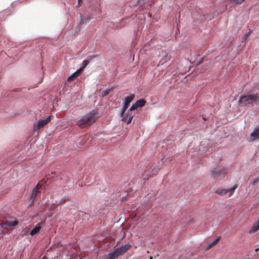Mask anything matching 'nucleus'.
Masks as SVG:
<instances>
[{
  "instance_id": "22",
  "label": "nucleus",
  "mask_w": 259,
  "mask_h": 259,
  "mask_svg": "<svg viewBox=\"0 0 259 259\" xmlns=\"http://www.w3.org/2000/svg\"><path fill=\"white\" fill-rule=\"evenodd\" d=\"M109 92V90L104 91V92H103V96H105L108 95Z\"/></svg>"
},
{
  "instance_id": "4",
  "label": "nucleus",
  "mask_w": 259,
  "mask_h": 259,
  "mask_svg": "<svg viewBox=\"0 0 259 259\" xmlns=\"http://www.w3.org/2000/svg\"><path fill=\"white\" fill-rule=\"evenodd\" d=\"M135 97L134 94H132L129 96L126 97L124 99L123 106L122 107L121 113V117L122 118V121H126L125 119L126 118V116H124V113L126 110L129 106L130 103L133 100Z\"/></svg>"
},
{
  "instance_id": "2",
  "label": "nucleus",
  "mask_w": 259,
  "mask_h": 259,
  "mask_svg": "<svg viewBox=\"0 0 259 259\" xmlns=\"http://www.w3.org/2000/svg\"><path fill=\"white\" fill-rule=\"evenodd\" d=\"M259 102V93L255 94L243 95L239 99L238 103L241 106H244L247 104H257Z\"/></svg>"
},
{
  "instance_id": "12",
  "label": "nucleus",
  "mask_w": 259,
  "mask_h": 259,
  "mask_svg": "<svg viewBox=\"0 0 259 259\" xmlns=\"http://www.w3.org/2000/svg\"><path fill=\"white\" fill-rule=\"evenodd\" d=\"M38 191H37L34 189L33 190V191L31 193V194L30 196V199L32 201V202H31L32 204H33V201H34L36 196L38 195Z\"/></svg>"
},
{
  "instance_id": "17",
  "label": "nucleus",
  "mask_w": 259,
  "mask_h": 259,
  "mask_svg": "<svg viewBox=\"0 0 259 259\" xmlns=\"http://www.w3.org/2000/svg\"><path fill=\"white\" fill-rule=\"evenodd\" d=\"M258 182H259V177L256 179L252 180L250 183V185H252V186H254Z\"/></svg>"
},
{
  "instance_id": "25",
  "label": "nucleus",
  "mask_w": 259,
  "mask_h": 259,
  "mask_svg": "<svg viewBox=\"0 0 259 259\" xmlns=\"http://www.w3.org/2000/svg\"><path fill=\"white\" fill-rule=\"evenodd\" d=\"M255 251H258L259 250V248L255 249Z\"/></svg>"
},
{
  "instance_id": "3",
  "label": "nucleus",
  "mask_w": 259,
  "mask_h": 259,
  "mask_svg": "<svg viewBox=\"0 0 259 259\" xmlns=\"http://www.w3.org/2000/svg\"><path fill=\"white\" fill-rule=\"evenodd\" d=\"M132 247L129 244H125L120 247L117 248L113 251L110 252L106 256V259H115L118 256L122 255Z\"/></svg>"
},
{
  "instance_id": "10",
  "label": "nucleus",
  "mask_w": 259,
  "mask_h": 259,
  "mask_svg": "<svg viewBox=\"0 0 259 259\" xmlns=\"http://www.w3.org/2000/svg\"><path fill=\"white\" fill-rule=\"evenodd\" d=\"M250 137L252 141H254L256 139H259V126L251 133Z\"/></svg>"
},
{
  "instance_id": "15",
  "label": "nucleus",
  "mask_w": 259,
  "mask_h": 259,
  "mask_svg": "<svg viewBox=\"0 0 259 259\" xmlns=\"http://www.w3.org/2000/svg\"><path fill=\"white\" fill-rule=\"evenodd\" d=\"M162 56H163L164 58H162L161 60L160 61V63L161 64H164L167 60L170 59V57L165 53H164V54Z\"/></svg>"
},
{
  "instance_id": "14",
  "label": "nucleus",
  "mask_w": 259,
  "mask_h": 259,
  "mask_svg": "<svg viewBox=\"0 0 259 259\" xmlns=\"http://www.w3.org/2000/svg\"><path fill=\"white\" fill-rule=\"evenodd\" d=\"M220 240V237H217L213 242L210 243L206 248V250H208L214 246Z\"/></svg>"
},
{
  "instance_id": "18",
  "label": "nucleus",
  "mask_w": 259,
  "mask_h": 259,
  "mask_svg": "<svg viewBox=\"0 0 259 259\" xmlns=\"http://www.w3.org/2000/svg\"><path fill=\"white\" fill-rule=\"evenodd\" d=\"M128 116H129L128 117V120L126 121V123L127 124H129L131 123L132 122V120L133 118V117H134V115H128Z\"/></svg>"
},
{
  "instance_id": "24",
  "label": "nucleus",
  "mask_w": 259,
  "mask_h": 259,
  "mask_svg": "<svg viewBox=\"0 0 259 259\" xmlns=\"http://www.w3.org/2000/svg\"><path fill=\"white\" fill-rule=\"evenodd\" d=\"M81 1H82V0H78V4L77 6L78 7H79L81 6Z\"/></svg>"
},
{
  "instance_id": "23",
  "label": "nucleus",
  "mask_w": 259,
  "mask_h": 259,
  "mask_svg": "<svg viewBox=\"0 0 259 259\" xmlns=\"http://www.w3.org/2000/svg\"><path fill=\"white\" fill-rule=\"evenodd\" d=\"M251 33V31L248 32V33H246L244 34L243 36V38L244 39H246L247 38V37L249 35L250 33Z\"/></svg>"
},
{
  "instance_id": "19",
  "label": "nucleus",
  "mask_w": 259,
  "mask_h": 259,
  "mask_svg": "<svg viewBox=\"0 0 259 259\" xmlns=\"http://www.w3.org/2000/svg\"><path fill=\"white\" fill-rule=\"evenodd\" d=\"M138 107V106L136 104V103H134L130 108V111H133V110H136Z\"/></svg>"
},
{
  "instance_id": "1",
  "label": "nucleus",
  "mask_w": 259,
  "mask_h": 259,
  "mask_svg": "<svg viewBox=\"0 0 259 259\" xmlns=\"http://www.w3.org/2000/svg\"><path fill=\"white\" fill-rule=\"evenodd\" d=\"M98 118V112L94 110L83 115L77 121V124L80 128H84L95 122Z\"/></svg>"
},
{
  "instance_id": "26",
  "label": "nucleus",
  "mask_w": 259,
  "mask_h": 259,
  "mask_svg": "<svg viewBox=\"0 0 259 259\" xmlns=\"http://www.w3.org/2000/svg\"><path fill=\"white\" fill-rule=\"evenodd\" d=\"M124 237H125V233H124V232H123V238H124Z\"/></svg>"
},
{
  "instance_id": "9",
  "label": "nucleus",
  "mask_w": 259,
  "mask_h": 259,
  "mask_svg": "<svg viewBox=\"0 0 259 259\" xmlns=\"http://www.w3.org/2000/svg\"><path fill=\"white\" fill-rule=\"evenodd\" d=\"M259 230V219L255 222L248 231L249 234L256 232Z\"/></svg>"
},
{
  "instance_id": "16",
  "label": "nucleus",
  "mask_w": 259,
  "mask_h": 259,
  "mask_svg": "<svg viewBox=\"0 0 259 259\" xmlns=\"http://www.w3.org/2000/svg\"><path fill=\"white\" fill-rule=\"evenodd\" d=\"M136 103L138 107H143L144 106H145V105L146 104V101L144 99H141V100H138L136 102Z\"/></svg>"
},
{
  "instance_id": "6",
  "label": "nucleus",
  "mask_w": 259,
  "mask_h": 259,
  "mask_svg": "<svg viewBox=\"0 0 259 259\" xmlns=\"http://www.w3.org/2000/svg\"><path fill=\"white\" fill-rule=\"evenodd\" d=\"M237 185L236 184L233 187L228 189L221 188L218 189L215 191V193L221 196H224L229 193V196L230 197L233 194L234 190L237 188Z\"/></svg>"
},
{
  "instance_id": "13",
  "label": "nucleus",
  "mask_w": 259,
  "mask_h": 259,
  "mask_svg": "<svg viewBox=\"0 0 259 259\" xmlns=\"http://www.w3.org/2000/svg\"><path fill=\"white\" fill-rule=\"evenodd\" d=\"M80 70H81V69H79V70H77L73 74H72L71 76L68 77V78L67 79L68 80V81H71V80H73V79L75 78L80 73Z\"/></svg>"
},
{
  "instance_id": "11",
  "label": "nucleus",
  "mask_w": 259,
  "mask_h": 259,
  "mask_svg": "<svg viewBox=\"0 0 259 259\" xmlns=\"http://www.w3.org/2000/svg\"><path fill=\"white\" fill-rule=\"evenodd\" d=\"M41 227L39 224H38L37 226L35 227L30 232V234L31 236H34L37 234L40 230Z\"/></svg>"
},
{
  "instance_id": "5",
  "label": "nucleus",
  "mask_w": 259,
  "mask_h": 259,
  "mask_svg": "<svg viewBox=\"0 0 259 259\" xmlns=\"http://www.w3.org/2000/svg\"><path fill=\"white\" fill-rule=\"evenodd\" d=\"M52 117H53L52 115H50L45 119H41V120H38L37 124L34 125L33 130L37 131V130H39L40 128L43 127L45 125H46L47 124H48L49 122H50Z\"/></svg>"
},
{
  "instance_id": "27",
  "label": "nucleus",
  "mask_w": 259,
  "mask_h": 259,
  "mask_svg": "<svg viewBox=\"0 0 259 259\" xmlns=\"http://www.w3.org/2000/svg\"><path fill=\"white\" fill-rule=\"evenodd\" d=\"M152 257H150V259H152Z\"/></svg>"
},
{
  "instance_id": "20",
  "label": "nucleus",
  "mask_w": 259,
  "mask_h": 259,
  "mask_svg": "<svg viewBox=\"0 0 259 259\" xmlns=\"http://www.w3.org/2000/svg\"><path fill=\"white\" fill-rule=\"evenodd\" d=\"M89 63V61L88 60H85L83 61V63H82V68H84V67H85Z\"/></svg>"
},
{
  "instance_id": "8",
  "label": "nucleus",
  "mask_w": 259,
  "mask_h": 259,
  "mask_svg": "<svg viewBox=\"0 0 259 259\" xmlns=\"http://www.w3.org/2000/svg\"><path fill=\"white\" fill-rule=\"evenodd\" d=\"M18 222L17 220L14 221H6L2 224V227L3 228H6L7 227H13L18 225Z\"/></svg>"
},
{
  "instance_id": "7",
  "label": "nucleus",
  "mask_w": 259,
  "mask_h": 259,
  "mask_svg": "<svg viewBox=\"0 0 259 259\" xmlns=\"http://www.w3.org/2000/svg\"><path fill=\"white\" fill-rule=\"evenodd\" d=\"M226 174V169L215 168L211 171L210 175L211 177L213 178H217L222 176H224Z\"/></svg>"
},
{
  "instance_id": "21",
  "label": "nucleus",
  "mask_w": 259,
  "mask_h": 259,
  "mask_svg": "<svg viewBox=\"0 0 259 259\" xmlns=\"http://www.w3.org/2000/svg\"><path fill=\"white\" fill-rule=\"evenodd\" d=\"M41 187L40 184V183H38L37 185L36 186L35 188H34V189L38 191L39 189H40Z\"/></svg>"
}]
</instances>
